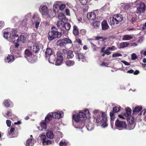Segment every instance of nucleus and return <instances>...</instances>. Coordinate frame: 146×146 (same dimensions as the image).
Listing matches in <instances>:
<instances>
[{
  "label": "nucleus",
  "instance_id": "nucleus-1",
  "mask_svg": "<svg viewBox=\"0 0 146 146\" xmlns=\"http://www.w3.org/2000/svg\"><path fill=\"white\" fill-rule=\"evenodd\" d=\"M86 116V114L85 113L80 111L77 115H73L72 118L80 127H82L84 125L85 121L84 118Z\"/></svg>",
  "mask_w": 146,
  "mask_h": 146
},
{
  "label": "nucleus",
  "instance_id": "nucleus-2",
  "mask_svg": "<svg viewBox=\"0 0 146 146\" xmlns=\"http://www.w3.org/2000/svg\"><path fill=\"white\" fill-rule=\"evenodd\" d=\"M62 35L61 32L58 31V29L54 26H53L51 28V31L49 32L47 36L48 40L51 41L55 39L59 38Z\"/></svg>",
  "mask_w": 146,
  "mask_h": 146
},
{
  "label": "nucleus",
  "instance_id": "nucleus-3",
  "mask_svg": "<svg viewBox=\"0 0 146 146\" xmlns=\"http://www.w3.org/2000/svg\"><path fill=\"white\" fill-rule=\"evenodd\" d=\"M123 19V17L122 15L120 14H117L113 15L112 17H110L108 19V22L110 25H114L118 24Z\"/></svg>",
  "mask_w": 146,
  "mask_h": 146
},
{
  "label": "nucleus",
  "instance_id": "nucleus-4",
  "mask_svg": "<svg viewBox=\"0 0 146 146\" xmlns=\"http://www.w3.org/2000/svg\"><path fill=\"white\" fill-rule=\"evenodd\" d=\"M102 115L97 116L96 121L97 123H102V126L105 127L107 126L108 124L107 122L108 119L106 112H102Z\"/></svg>",
  "mask_w": 146,
  "mask_h": 146
},
{
  "label": "nucleus",
  "instance_id": "nucleus-5",
  "mask_svg": "<svg viewBox=\"0 0 146 146\" xmlns=\"http://www.w3.org/2000/svg\"><path fill=\"white\" fill-rule=\"evenodd\" d=\"M39 11L42 15H48L50 17H52L55 15V13H54L52 16L49 14L50 10L48 9L47 7L45 5H41L39 7Z\"/></svg>",
  "mask_w": 146,
  "mask_h": 146
},
{
  "label": "nucleus",
  "instance_id": "nucleus-6",
  "mask_svg": "<svg viewBox=\"0 0 146 146\" xmlns=\"http://www.w3.org/2000/svg\"><path fill=\"white\" fill-rule=\"evenodd\" d=\"M115 125L117 127L122 129H126L127 126L125 121L118 119H117L116 121Z\"/></svg>",
  "mask_w": 146,
  "mask_h": 146
},
{
  "label": "nucleus",
  "instance_id": "nucleus-7",
  "mask_svg": "<svg viewBox=\"0 0 146 146\" xmlns=\"http://www.w3.org/2000/svg\"><path fill=\"white\" fill-rule=\"evenodd\" d=\"M76 59L78 60L79 61H81L82 62L86 61V59L84 54L80 51H77L75 52Z\"/></svg>",
  "mask_w": 146,
  "mask_h": 146
},
{
  "label": "nucleus",
  "instance_id": "nucleus-8",
  "mask_svg": "<svg viewBox=\"0 0 146 146\" xmlns=\"http://www.w3.org/2000/svg\"><path fill=\"white\" fill-rule=\"evenodd\" d=\"M57 59L55 62V64L59 66L61 64L63 61V57L62 53L60 52H58L56 54Z\"/></svg>",
  "mask_w": 146,
  "mask_h": 146
},
{
  "label": "nucleus",
  "instance_id": "nucleus-9",
  "mask_svg": "<svg viewBox=\"0 0 146 146\" xmlns=\"http://www.w3.org/2000/svg\"><path fill=\"white\" fill-rule=\"evenodd\" d=\"M62 52L64 55H67V58L68 59L72 58L74 57L73 52L70 50L64 49H63Z\"/></svg>",
  "mask_w": 146,
  "mask_h": 146
},
{
  "label": "nucleus",
  "instance_id": "nucleus-10",
  "mask_svg": "<svg viewBox=\"0 0 146 146\" xmlns=\"http://www.w3.org/2000/svg\"><path fill=\"white\" fill-rule=\"evenodd\" d=\"M45 57L47 59L49 56L52 55L53 51L52 48H47L44 52Z\"/></svg>",
  "mask_w": 146,
  "mask_h": 146
},
{
  "label": "nucleus",
  "instance_id": "nucleus-11",
  "mask_svg": "<svg viewBox=\"0 0 146 146\" xmlns=\"http://www.w3.org/2000/svg\"><path fill=\"white\" fill-rule=\"evenodd\" d=\"M102 29L103 30H106L108 29L109 28V26L107 21L104 20L101 23Z\"/></svg>",
  "mask_w": 146,
  "mask_h": 146
},
{
  "label": "nucleus",
  "instance_id": "nucleus-12",
  "mask_svg": "<svg viewBox=\"0 0 146 146\" xmlns=\"http://www.w3.org/2000/svg\"><path fill=\"white\" fill-rule=\"evenodd\" d=\"M88 18L90 20H94L95 19L96 15L94 12L89 13L87 15Z\"/></svg>",
  "mask_w": 146,
  "mask_h": 146
},
{
  "label": "nucleus",
  "instance_id": "nucleus-13",
  "mask_svg": "<svg viewBox=\"0 0 146 146\" xmlns=\"http://www.w3.org/2000/svg\"><path fill=\"white\" fill-rule=\"evenodd\" d=\"M72 33L75 36H77L79 34V29L78 27L75 24L73 26Z\"/></svg>",
  "mask_w": 146,
  "mask_h": 146
},
{
  "label": "nucleus",
  "instance_id": "nucleus-14",
  "mask_svg": "<svg viewBox=\"0 0 146 146\" xmlns=\"http://www.w3.org/2000/svg\"><path fill=\"white\" fill-rule=\"evenodd\" d=\"M65 23L63 21H59L56 24L57 27L60 29L61 31H63V27Z\"/></svg>",
  "mask_w": 146,
  "mask_h": 146
},
{
  "label": "nucleus",
  "instance_id": "nucleus-15",
  "mask_svg": "<svg viewBox=\"0 0 146 146\" xmlns=\"http://www.w3.org/2000/svg\"><path fill=\"white\" fill-rule=\"evenodd\" d=\"M31 50L33 53H36L39 51V47L38 44H34L31 47Z\"/></svg>",
  "mask_w": 146,
  "mask_h": 146
},
{
  "label": "nucleus",
  "instance_id": "nucleus-16",
  "mask_svg": "<svg viewBox=\"0 0 146 146\" xmlns=\"http://www.w3.org/2000/svg\"><path fill=\"white\" fill-rule=\"evenodd\" d=\"M71 27V25L69 23L67 22L65 23L63 27V33H64L65 32H66L64 29L67 31L69 30L70 29Z\"/></svg>",
  "mask_w": 146,
  "mask_h": 146
},
{
  "label": "nucleus",
  "instance_id": "nucleus-17",
  "mask_svg": "<svg viewBox=\"0 0 146 146\" xmlns=\"http://www.w3.org/2000/svg\"><path fill=\"white\" fill-rule=\"evenodd\" d=\"M47 122L44 120L42 121L40 124L41 129H39L40 130H42L44 129L45 130L47 128Z\"/></svg>",
  "mask_w": 146,
  "mask_h": 146
},
{
  "label": "nucleus",
  "instance_id": "nucleus-18",
  "mask_svg": "<svg viewBox=\"0 0 146 146\" xmlns=\"http://www.w3.org/2000/svg\"><path fill=\"white\" fill-rule=\"evenodd\" d=\"M11 41L13 43H16L18 42L19 41V37L18 35L16 34L13 35L11 37Z\"/></svg>",
  "mask_w": 146,
  "mask_h": 146
},
{
  "label": "nucleus",
  "instance_id": "nucleus-19",
  "mask_svg": "<svg viewBox=\"0 0 146 146\" xmlns=\"http://www.w3.org/2000/svg\"><path fill=\"white\" fill-rule=\"evenodd\" d=\"M142 108L141 107L138 106H136L134 109H133V114L136 115L137 113L140 112L142 109Z\"/></svg>",
  "mask_w": 146,
  "mask_h": 146
},
{
  "label": "nucleus",
  "instance_id": "nucleus-20",
  "mask_svg": "<svg viewBox=\"0 0 146 146\" xmlns=\"http://www.w3.org/2000/svg\"><path fill=\"white\" fill-rule=\"evenodd\" d=\"M58 18L59 19L61 20V21H67L68 20L65 15L63 13H59L58 15Z\"/></svg>",
  "mask_w": 146,
  "mask_h": 146
},
{
  "label": "nucleus",
  "instance_id": "nucleus-21",
  "mask_svg": "<svg viewBox=\"0 0 146 146\" xmlns=\"http://www.w3.org/2000/svg\"><path fill=\"white\" fill-rule=\"evenodd\" d=\"M65 64L68 66H71L74 65L75 62L74 60H68L66 61Z\"/></svg>",
  "mask_w": 146,
  "mask_h": 146
},
{
  "label": "nucleus",
  "instance_id": "nucleus-22",
  "mask_svg": "<svg viewBox=\"0 0 146 146\" xmlns=\"http://www.w3.org/2000/svg\"><path fill=\"white\" fill-rule=\"evenodd\" d=\"M46 136L48 138L52 139L54 138V135L52 131L50 130L46 133Z\"/></svg>",
  "mask_w": 146,
  "mask_h": 146
},
{
  "label": "nucleus",
  "instance_id": "nucleus-23",
  "mask_svg": "<svg viewBox=\"0 0 146 146\" xmlns=\"http://www.w3.org/2000/svg\"><path fill=\"white\" fill-rule=\"evenodd\" d=\"M126 112L124 113V115L126 117L130 116L131 115L132 110L131 109L128 107L125 109Z\"/></svg>",
  "mask_w": 146,
  "mask_h": 146
},
{
  "label": "nucleus",
  "instance_id": "nucleus-24",
  "mask_svg": "<svg viewBox=\"0 0 146 146\" xmlns=\"http://www.w3.org/2000/svg\"><path fill=\"white\" fill-rule=\"evenodd\" d=\"M146 8L145 4L143 2H140L139 5L137 7V9H141L142 11H144Z\"/></svg>",
  "mask_w": 146,
  "mask_h": 146
},
{
  "label": "nucleus",
  "instance_id": "nucleus-25",
  "mask_svg": "<svg viewBox=\"0 0 146 146\" xmlns=\"http://www.w3.org/2000/svg\"><path fill=\"white\" fill-rule=\"evenodd\" d=\"M14 57L13 55H9L7 56L6 58V60L7 62H9L14 61Z\"/></svg>",
  "mask_w": 146,
  "mask_h": 146
},
{
  "label": "nucleus",
  "instance_id": "nucleus-26",
  "mask_svg": "<svg viewBox=\"0 0 146 146\" xmlns=\"http://www.w3.org/2000/svg\"><path fill=\"white\" fill-rule=\"evenodd\" d=\"M34 144V143L32 139L29 138L26 141V145L27 146H33Z\"/></svg>",
  "mask_w": 146,
  "mask_h": 146
},
{
  "label": "nucleus",
  "instance_id": "nucleus-27",
  "mask_svg": "<svg viewBox=\"0 0 146 146\" xmlns=\"http://www.w3.org/2000/svg\"><path fill=\"white\" fill-rule=\"evenodd\" d=\"M53 115L50 114V113H48L47 116L45 117L44 120L48 123L49 121L52 119Z\"/></svg>",
  "mask_w": 146,
  "mask_h": 146
},
{
  "label": "nucleus",
  "instance_id": "nucleus-28",
  "mask_svg": "<svg viewBox=\"0 0 146 146\" xmlns=\"http://www.w3.org/2000/svg\"><path fill=\"white\" fill-rule=\"evenodd\" d=\"M10 50L12 54H16L18 53V48L14 47L13 45H12L10 48Z\"/></svg>",
  "mask_w": 146,
  "mask_h": 146
},
{
  "label": "nucleus",
  "instance_id": "nucleus-29",
  "mask_svg": "<svg viewBox=\"0 0 146 146\" xmlns=\"http://www.w3.org/2000/svg\"><path fill=\"white\" fill-rule=\"evenodd\" d=\"M53 117L56 119H59L61 117V114L60 112H54L52 113Z\"/></svg>",
  "mask_w": 146,
  "mask_h": 146
},
{
  "label": "nucleus",
  "instance_id": "nucleus-30",
  "mask_svg": "<svg viewBox=\"0 0 146 146\" xmlns=\"http://www.w3.org/2000/svg\"><path fill=\"white\" fill-rule=\"evenodd\" d=\"M54 143V141H51L47 139L45 140L42 141V143L43 145H48L51 144L52 142Z\"/></svg>",
  "mask_w": 146,
  "mask_h": 146
},
{
  "label": "nucleus",
  "instance_id": "nucleus-31",
  "mask_svg": "<svg viewBox=\"0 0 146 146\" xmlns=\"http://www.w3.org/2000/svg\"><path fill=\"white\" fill-rule=\"evenodd\" d=\"M48 58V61L50 63H53L54 62L56 58L55 55H50Z\"/></svg>",
  "mask_w": 146,
  "mask_h": 146
},
{
  "label": "nucleus",
  "instance_id": "nucleus-32",
  "mask_svg": "<svg viewBox=\"0 0 146 146\" xmlns=\"http://www.w3.org/2000/svg\"><path fill=\"white\" fill-rule=\"evenodd\" d=\"M63 39L61 40V39L58 40L56 42V44L58 46H65L66 43L65 42L62 41Z\"/></svg>",
  "mask_w": 146,
  "mask_h": 146
},
{
  "label": "nucleus",
  "instance_id": "nucleus-33",
  "mask_svg": "<svg viewBox=\"0 0 146 146\" xmlns=\"http://www.w3.org/2000/svg\"><path fill=\"white\" fill-rule=\"evenodd\" d=\"M25 56L27 58V57H30L32 56V53L28 49H26L25 51Z\"/></svg>",
  "mask_w": 146,
  "mask_h": 146
},
{
  "label": "nucleus",
  "instance_id": "nucleus-34",
  "mask_svg": "<svg viewBox=\"0 0 146 146\" xmlns=\"http://www.w3.org/2000/svg\"><path fill=\"white\" fill-rule=\"evenodd\" d=\"M86 127L88 131L91 130L94 128L93 124L90 122H89L88 123V124L86 125Z\"/></svg>",
  "mask_w": 146,
  "mask_h": 146
},
{
  "label": "nucleus",
  "instance_id": "nucleus-35",
  "mask_svg": "<svg viewBox=\"0 0 146 146\" xmlns=\"http://www.w3.org/2000/svg\"><path fill=\"white\" fill-rule=\"evenodd\" d=\"M129 44L126 42L121 43L119 45L120 47L121 48H123L128 46Z\"/></svg>",
  "mask_w": 146,
  "mask_h": 146
},
{
  "label": "nucleus",
  "instance_id": "nucleus-36",
  "mask_svg": "<svg viewBox=\"0 0 146 146\" xmlns=\"http://www.w3.org/2000/svg\"><path fill=\"white\" fill-rule=\"evenodd\" d=\"M121 107L119 106H115L113 108L112 110L113 111V112L117 113L119 111L121 110Z\"/></svg>",
  "mask_w": 146,
  "mask_h": 146
},
{
  "label": "nucleus",
  "instance_id": "nucleus-37",
  "mask_svg": "<svg viewBox=\"0 0 146 146\" xmlns=\"http://www.w3.org/2000/svg\"><path fill=\"white\" fill-rule=\"evenodd\" d=\"M100 22L99 21H96L93 23V25L95 29L98 28L100 25Z\"/></svg>",
  "mask_w": 146,
  "mask_h": 146
},
{
  "label": "nucleus",
  "instance_id": "nucleus-38",
  "mask_svg": "<svg viewBox=\"0 0 146 146\" xmlns=\"http://www.w3.org/2000/svg\"><path fill=\"white\" fill-rule=\"evenodd\" d=\"M133 37L128 35H125L123 36L122 39L124 40H129L132 38Z\"/></svg>",
  "mask_w": 146,
  "mask_h": 146
},
{
  "label": "nucleus",
  "instance_id": "nucleus-39",
  "mask_svg": "<svg viewBox=\"0 0 146 146\" xmlns=\"http://www.w3.org/2000/svg\"><path fill=\"white\" fill-rule=\"evenodd\" d=\"M32 18V21H33L34 20V22L38 21L39 19L38 15L36 14L34 15L33 16Z\"/></svg>",
  "mask_w": 146,
  "mask_h": 146
},
{
  "label": "nucleus",
  "instance_id": "nucleus-40",
  "mask_svg": "<svg viewBox=\"0 0 146 146\" xmlns=\"http://www.w3.org/2000/svg\"><path fill=\"white\" fill-rule=\"evenodd\" d=\"M27 20L26 19H23L21 23L20 26H25L27 25Z\"/></svg>",
  "mask_w": 146,
  "mask_h": 146
},
{
  "label": "nucleus",
  "instance_id": "nucleus-41",
  "mask_svg": "<svg viewBox=\"0 0 146 146\" xmlns=\"http://www.w3.org/2000/svg\"><path fill=\"white\" fill-rule=\"evenodd\" d=\"M95 39L97 40H98L100 39H101L102 40L101 41H104L105 40H107V38L106 37H104L100 36H97L95 37Z\"/></svg>",
  "mask_w": 146,
  "mask_h": 146
},
{
  "label": "nucleus",
  "instance_id": "nucleus-42",
  "mask_svg": "<svg viewBox=\"0 0 146 146\" xmlns=\"http://www.w3.org/2000/svg\"><path fill=\"white\" fill-rule=\"evenodd\" d=\"M63 40L65 41L66 44H71L72 43V41L70 39L66 38H64Z\"/></svg>",
  "mask_w": 146,
  "mask_h": 146
},
{
  "label": "nucleus",
  "instance_id": "nucleus-43",
  "mask_svg": "<svg viewBox=\"0 0 146 146\" xmlns=\"http://www.w3.org/2000/svg\"><path fill=\"white\" fill-rule=\"evenodd\" d=\"M135 127V125L129 123L128 127L127 128L128 130H131Z\"/></svg>",
  "mask_w": 146,
  "mask_h": 146
},
{
  "label": "nucleus",
  "instance_id": "nucleus-44",
  "mask_svg": "<svg viewBox=\"0 0 146 146\" xmlns=\"http://www.w3.org/2000/svg\"><path fill=\"white\" fill-rule=\"evenodd\" d=\"M115 112H113L112 110V112H110V119L112 120H113L115 118V116H114Z\"/></svg>",
  "mask_w": 146,
  "mask_h": 146
},
{
  "label": "nucleus",
  "instance_id": "nucleus-45",
  "mask_svg": "<svg viewBox=\"0 0 146 146\" xmlns=\"http://www.w3.org/2000/svg\"><path fill=\"white\" fill-rule=\"evenodd\" d=\"M4 104L5 106L7 108H8L10 106V105L8 100H5Z\"/></svg>",
  "mask_w": 146,
  "mask_h": 146
},
{
  "label": "nucleus",
  "instance_id": "nucleus-46",
  "mask_svg": "<svg viewBox=\"0 0 146 146\" xmlns=\"http://www.w3.org/2000/svg\"><path fill=\"white\" fill-rule=\"evenodd\" d=\"M68 142L61 141L59 143V145L60 146H66L68 145Z\"/></svg>",
  "mask_w": 146,
  "mask_h": 146
},
{
  "label": "nucleus",
  "instance_id": "nucleus-47",
  "mask_svg": "<svg viewBox=\"0 0 146 146\" xmlns=\"http://www.w3.org/2000/svg\"><path fill=\"white\" fill-rule=\"evenodd\" d=\"M20 38L21 41L23 42H24L25 41L26 38L24 36L22 35H21Z\"/></svg>",
  "mask_w": 146,
  "mask_h": 146
},
{
  "label": "nucleus",
  "instance_id": "nucleus-48",
  "mask_svg": "<svg viewBox=\"0 0 146 146\" xmlns=\"http://www.w3.org/2000/svg\"><path fill=\"white\" fill-rule=\"evenodd\" d=\"M122 7H123V8L125 10H127L129 9L130 7L129 5L128 4L123 5L122 6Z\"/></svg>",
  "mask_w": 146,
  "mask_h": 146
},
{
  "label": "nucleus",
  "instance_id": "nucleus-49",
  "mask_svg": "<svg viewBox=\"0 0 146 146\" xmlns=\"http://www.w3.org/2000/svg\"><path fill=\"white\" fill-rule=\"evenodd\" d=\"M46 139V135L44 134H42L40 136V139L42 141H45Z\"/></svg>",
  "mask_w": 146,
  "mask_h": 146
},
{
  "label": "nucleus",
  "instance_id": "nucleus-50",
  "mask_svg": "<svg viewBox=\"0 0 146 146\" xmlns=\"http://www.w3.org/2000/svg\"><path fill=\"white\" fill-rule=\"evenodd\" d=\"M131 59L133 60H135L138 58L137 56L135 53H133L131 55Z\"/></svg>",
  "mask_w": 146,
  "mask_h": 146
},
{
  "label": "nucleus",
  "instance_id": "nucleus-51",
  "mask_svg": "<svg viewBox=\"0 0 146 146\" xmlns=\"http://www.w3.org/2000/svg\"><path fill=\"white\" fill-rule=\"evenodd\" d=\"M81 4L83 5H85L86 4L87 0H79Z\"/></svg>",
  "mask_w": 146,
  "mask_h": 146
},
{
  "label": "nucleus",
  "instance_id": "nucleus-52",
  "mask_svg": "<svg viewBox=\"0 0 146 146\" xmlns=\"http://www.w3.org/2000/svg\"><path fill=\"white\" fill-rule=\"evenodd\" d=\"M122 56V55L119 53H114L112 54L113 57H117Z\"/></svg>",
  "mask_w": 146,
  "mask_h": 146
},
{
  "label": "nucleus",
  "instance_id": "nucleus-53",
  "mask_svg": "<svg viewBox=\"0 0 146 146\" xmlns=\"http://www.w3.org/2000/svg\"><path fill=\"white\" fill-rule=\"evenodd\" d=\"M6 114L7 116L9 117L11 116L12 115V113L11 110H8Z\"/></svg>",
  "mask_w": 146,
  "mask_h": 146
},
{
  "label": "nucleus",
  "instance_id": "nucleus-54",
  "mask_svg": "<svg viewBox=\"0 0 146 146\" xmlns=\"http://www.w3.org/2000/svg\"><path fill=\"white\" fill-rule=\"evenodd\" d=\"M66 7V5L65 4H62L59 6V9L61 10H63Z\"/></svg>",
  "mask_w": 146,
  "mask_h": 146
},
{
  "label": "nucleus",
  "instance_id": "nucleus-55",
  "mask_svg": "<svg viewBox=\"0 0 146 146\" xmlns=\"http://www.w3.org/2000/svg\"><path fill=\"white\" fill-rule=\"evenodd\" d=\"M131 119H129V123L133 124L134 123L135 120L133 117H131Z\"/></svg>",
  "mask_w": 146,
  "mask_h": 146
},
{
  "label": "nucleus",
  "instance_id": "nucleus-56",
  "mask_svg": "<svg viewBox=\"0 0 146 146\" xmlns=\"http://www.w3.org/2000/svg\"><path fill=\"white\" fill-rule=\"evenodd\" d=\"M108 47H107L106 50L105 51V53H106V54L109 55L111 53V52L110 51V49H108Z\"/></svg>",
  "mask_w": 146,
  "mask_h": 146
},
{
  "label": "nucleus",
  "instance_id": "nucleus-57",
  "mask_svg": "<svg viewBox=\"0 0 146 146\" xmlns=\"http://www.w3.org/2000/svg\"><path fill=\"white\" fill-rule=\"evenodd\" d=\"M9 32H6L4 33L3 36L5 38H6V39H7L9 37Z\"/></svg>",
  "mask_w": 146,
  "mask_h": 146
},
{
  "label": "nucleus",
  "instance_id": "nucleus-58",
  "mask_svg": "<svg viewBox=\"0 0 146 146\" xmlns=\"http://www.w3.org/2000/svg\"><path fill=\"white\" fill-rule=\"evenodd\" d=\"M15 130V129L13 127H12L10 129V131L8 132V134L10 135Z\"/></svg>",
  "mask_w": 146,
  "mask_h": 146
},
{
  "label": "nucleus",
  "instance_id": "nucleus-59",
  "mask_svg": "<svg viewBox=\"0 0 146 146\" xmlns=\"http://www.w3.org/2000/svg\"><path fill=\"white\" fill-rule=\"evenodd\" d=\"M6 123L8 127H10L11 125V121L10 120L7 119L6 120Z\"/></svg>",
  "mask_w": 146,
  "mask_h": 146
},
{
  "label": "nucleus",
  "instance_id": "nucleus-60",
  "mask_svg": "<svg viewBox=\"0 0 146 146\" xmlns=\"http://www.w3.org/2000/svg\"><path fill=\"white\" fill-rule=\"evenodd\" d=\"M65 12L66 15L68 16L70 15V11L68 9H65Z\"/></svg>",
  "mask_w": 146,
  "mask_h": 146
},
{
  "label": "nucleus",
  "instance_id": "nucleus-61",
  "mask_svg": "<svg viewBox=\"0 0 146 146\" xmlns=\"http://www.w3.org/2000/svg\"><path fill=\"white\" fill-rule=\"evenodd\" d=\"M80 33L82 35H85L86 33V31L84 29H82L80 31Z\"/></svg>",
  "mask_w": 146,
  "mask_h": 146
},
{
  "label": "nucleus",
  "instance_id": "nucleus-62",
  "mask_svg": "<svg viewBox=\"0 0 146 146\" xmlns=\"http://www.w3.org/2000/svg\"><path fill=\"white\" fill-rule=\"evenodd\" d=\"M4 25V22L3 21H0V29Z\"/></svg>",
  "mask_w": 146,
  "mask_h": 146
},
{
  "label": "nucleus",
  "instance_id": "nucleus-63",
  "mask_svg": "<svg viewBox=\"0 0 146 146\" xmlns=\"http://www.w3.org/2000/svg\"><path fill=\"white\" fill-rule=\"evenodd\" d=\"M121 62L126 65L129 66L130 65V64L129 63L124 60L122 61Z\"/></svg>",
  "mask_w": 146,
  "mask_h": 146
},
{
  "label": "nucleus",
  "instance_id": "nucleus-64",
  "mask_svg": "<svg viewBox=\"0 0 146 146\" xmlns=\"http://www.w3.org/2000/svg\"><path fill=\"white\" fill-rule=\"evenodd\" d=\"M39 24H40V22L39 21L35 22V25L36 28V29H37L38 28Z\"/></svg>",
  "mask_w": 146,
  "mask_h": 146
}]
</instances>
